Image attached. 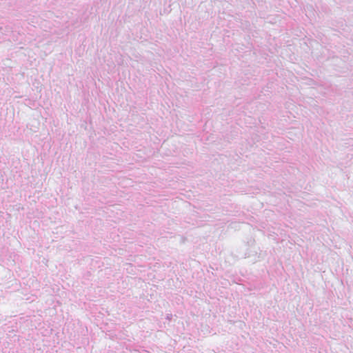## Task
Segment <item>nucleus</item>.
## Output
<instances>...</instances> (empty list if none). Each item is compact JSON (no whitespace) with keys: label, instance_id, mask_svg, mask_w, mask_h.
<instances>
[{"label":"nucleus","instance_id":"nucleus-1","mask_svg":"<svg viewBox=\"0 0 353 353\" xmlns=\"http://www.w3.org/2000/svg\"><path fill=\"white\" fill-rule=\"evenodd\" d=\"M2 30V27L0 26V30Z\"/></svg>","mask_w":353,"mask_h":353}]
</instances>
